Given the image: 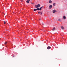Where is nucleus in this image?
Wrapping results in <instances>:
<instances>
[{
  "label": "nucleus",
  "instance_id": "nucleus-13",
  "mask_svg": "<svg viewBox=\"0 0 67 67\" xmlns=\"http://www.w3.org/2000/svg\"><path fill=\"white\" fill-rule=\"evenodd\" d=\"M55 5V3H54L53 4V6H54Z\"/></svg>",
  "mask_w": 67,
  "mask_h": 67
},
{
  "label": "nucleus",
  "instance_id": "nucleus-17",
  "mask_svg": "<svg viewBox=\"0 0 67 67\" xmlns=\"http://www.w3.org/2000/svg\"><path fill=\"white\" fill-rule=\"evenodd\" d=\"M6 22L4 21V24H6Z\"/></svg>",
  "mask_w": 67,
  "mask_h": 67
},
{
  "label": "nucleus",
  "instance_id": "nucleus-6",
  "mask_svg": "<svg viewBox=\"0 0 67 67\" xmlns=\"http://www.w3.org/2000/svg\"><path fill=\"white\" fill-rule=\"evenodd\" d=\"M63 18L64 19H66V16H64L63 17Z\"/></svg>",
  "mask_w": 67,
  "mask_h": 67
},
{
  "label": "nucleus",
  "instance_id": "nucleus-12",
  "mask_svg": "<svg viewBox=\"0 0 67 67\" xmlns=\"http://www.w3.org/2000/svg\"><path fill=\"white\" fill-rule=\"evenodd\" d=\"M7 43V42H5V43H4L5 45Z\"/></svg>",
  "mask_w": 67,
  "mask_h": 67
},
{
  "label": "nucleus",
  "instance_id": "nucleus-14",
  "mask_svg": "<svg viewBox=\"0 0 67 67\" xmlns=\"http://www.w3.org/2000/svg\"><path fill=\"white\" fill-rule=\"evenodd\" d=\"M36 10H40V9H39V8H38L37 9H36Z\"/></svg>",
  "mask_w": 67,
  "mask_h": 67
},
{
  "label": "nucleus",
  "instance_id": "nucleus-16",
  "mask_svg": "<svg viewBox=\"0 0 67 67\" xmlns=\"http://www.w3.org/2000/svg\"><path fill=\"white\" fill-rule=\"evenodd\" d=\"M41 13V12H38V13H39V14L40 13Z\"/></svg>",
  "mask_w": 67,
  "mask_h": 67
},
{
  "label": "nucleus",
  "instance_id": "nucleus-21",
  "mask_svg": "<svg viewBox=\"0 0 67 67\" xmlns=\"http://www.w3.org/2000/svg\"><path fill=\"white\" fill-rule=\"evenodd\" d=\"M39 20H41V19H39Z\"/></svg>",
  "mask_w": 67,
  "mask_h": 67
},
{
  "label": "nucleus",
  "instance_id": "nucleus-22",
  "mask_svg": "<svg viewBox=\"0 0 67 67\" xmlns=\"http://www.w3.org/2000/svg\"><path fill=\"white\" fill-rule=\"evenodd\" d=\"M31 3V4H32V3Z\"/></svg>",
  "mask_w": 67,
  "mask_h": 67
},
{
  "label": "nucleus",
  "instance_id": "nucleus-1",
  "mask_svg": "<svg viewBox=\"0 0 67 67\" xmlns=\"http://www.w3.org/2000/svg\"><path fill=\"white\" fill-rule=\"evenodd\" d=\"M40 6V4H38V5H37L35 6V8H39Z\"/></svg>",
  "mask_w": 67,
  "mask_h": 67
},
{
  "label": "nucleus",
  "instance_id": "nucleus-18",
  "mask_svg": "<svg viewBox=\"0 0 67 67\" xmlns=\"http://www.w3.org/2000/svg\"><path fill=\"white\" fill-rule=\"evenodd\" d=\"M36 10H37L36 9H34V11H35Z\"/></svg>",
  "mask_w": 67,
  "mask_h": 67
},
{
  "label": "nucleus",
  "instance_id": "nucleus-4",
  "mask_svg": "<svg viewBox=\"0 0 67 67\" xmlns=\"http://www.w3.org/2000/svg\"><path fill=\"white\" fill-rule=\"evenodd\" d=\"M52 8V6L51 5H50V6H49V9H51Z\"/></svg>",
  "mask_w": 67,
  "mask_h": 67
},
{
  "label": "nucleus",
  "instance_id": "nucleus-20",
  "mask_svg": "<svg viewBox=\"0 0 67 67\" xmlns=\"http://www.w3.org/2000/svg\"><path fill=\"white\" fill-rule=\"evenodd\" d=\"M42 25H43L44 24H43V23H42Z\"/></svg>",
  "mask_w": 67,
  "mask_h": 67
},
{
  "label": "nucleus",
  "instance_id": "nucleus-10",
  "mask_svg": "<svg viewBox=\"0 0 67 67\" xmlns=\"http://www.w3.org/2000/svg\"><path fill=\"white\" fill-rule=\"evenodd\" d=\"M58 21H61V19H58Z\"/></svg>",
  "mask_w": 67,
  "mask_h": 67
},
{
  "label": "nucleus",
  "instance_id": "nucleus-19",
  "mask_svg": "<svg viewBox=\"0 0 67 67\" xmlns=\"http://www.w3.org/2000/svg\"><path fill=\"white\" fill-rule=\"evenodd\" d=\"M32 5H34V3H32Z\"/></svg>",
  "mask_w": 67,
  "mask_h": 67
},
{
  "label": "nucleus",
  "instance_id": "nucleus-11",
  "mask_svg": "<svg viewBox=\"0 0 67 67\" xmlns=\"http://www.w3.org/2000/svg\"><path fill=\"white\" fill-rule=\"evenodd\" d=\"M42 8H43V6L41 7L40 8V10H41L42 9Z\"/></svg>",
  "mask_w": 67,
  "mask_h": 67
},
{
  "label": "nucleus",
  "instance_id": "nucleus-15",
  "mask_svg": "<svg viewBox=\"0 0 67 67\" xmlns=\"http://www.w3.org/2000/svg\"><path fill=\"white\" fill-rule=\"evenodd\" d=\"M42 12H41V13L40 15H42Z\"/></svg>",
  "mask_w": 67,
  "mask_h": 67
},
{
  "label": "nucleus",
  "instance_id": "nucleus-7",
  "mask_svg": "<svg viewBox=\"0 0 67 67\" xmlns=\"http://www.w3.org/2000/svg\"><path fill=\"white\" fill-rule=\"evenodd\" d=\"M55 30V27H53V29H52L53 31H54Z\"/></svg>",
  "mask_w": 67,
  "mask_h": 67
},
{
  "label": "nucleus",
  "instance_id": "nucleus-8",
  "mask_svg": "<svg viewBox=\"0 0 67 67\" xmlns=\"http://www.w3.org/2000/svg\"><path fill=\"white\" fill-rule=\"evenodd\" d=\"M61 29H62V30H63L64 29V27H63V26H61Z\"/></svg>",
  "mask_w": 67,
  "mask_h": 67
},
{
  "label": "nucleus",
  "instance_id": "nucleus-9",
  "mask_svg": "<svg viewBox=\"0 0 67 67\" xmlns=\"http://www.w3.org/2000/svg\"><path fill=\"white\" fill-rule=\"evenodd\" d=\"M55 11H56V10H53V13H54Z\"/></svg>",
  "mask_w": 67,
  "mask_h": 67
},
{
  "label": "nucleus",
  "instance_id": "nucleus-5",
  "mask_svg": "<svg viewBox=\"0 0 67 67\" xmlns=\"http://www.w3.org/2000/svg\"><path fill=\"white\" fill-rule=\"evenodd\" d=\"M52 3V1L51 0H50V1H49V3L50 4H51Z\"/></svg>",
  "mask_w": 67,
  "mask_h": 67
},
{
  "label": "nucleus",
  "instance_id": "nucleus-3",
  "mask_svg": "<svg viewBox=\"0 0 67 67\" xmlns=\"http://www.w3.org/2000/svg\"><path fill=\"white\" fill-rule=\"evenodd\" d=\"M51 48V47H50V46H48L47 47V49H50Z\"/></svg>",
  "mask_w": 67,
  "mask_h": 67
},
{
  "label": "nucleus",
  "instance_id": "nucleus-2",
  "mask_svg": "<svg viewBox=\"0 0 67 67\" xmlns=\"http://www.w3.org/2000/svg\"><path fill=\"white\" fill-rule=\"evenodd\" d=\"M30 0H27V1H26V2L27 3H30Z\"/></svg>",
  "mask_w": 67,
  "mask_h": 67
}]
</instances>
